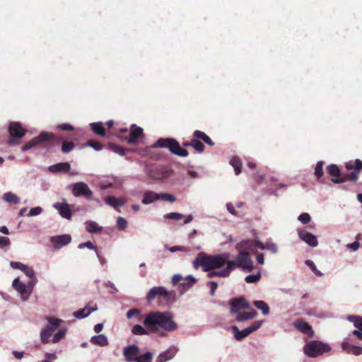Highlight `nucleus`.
<instances>
[{
  "mask_svg": "<svg viewBox=\"0 0 362 362\" xmlns=\"http://www.w3.org/2000/svg\"><path fill=\"white\" fill-rule=\"evenodd\" d=\"M144 325L151 333H156L160 329L166 332H173L177 329V325L168 312L155 311L147 314Z\"/></svg>",
  "mask_w": 362,
  "mask_h": 362,
  "instance_id": "nucleus-1",
  "label": "nucleus"
},
{
  "mask_svg": "<svg viewBox=\"0 0 362 362\" xmlns=\"http://www.w3.org/2000/svg\"><path fill=\"white\" fill-rule=\"evenodd\" d=\"M344 165L347 170L353 171L342 174L337 165L331 164L327 166V172L332 177L331 180L334 183H342L347 180L355 182L358 180L359 174L362 170V161L359 159L351 160L345 163Z\"/></svg>",
  "mask_w": 362,
  "mask_h": 362,
  "instance_id": "nucleus-2",
  "label": "nucleus"
},
{
  "mask_svg": "<svg viewBox=\"0 0 362 362\" xmlns=\"http://www.w3.org/2000/svg\"><path fill=\"white\" fill-rule=\"evenodd\" d=\"M229 254L223 253L216 255H206L203 253H199L193 262V265L195 269L202 266L204 272H209L214 269L222 267L228 262Z\"/></svg>",
  "mask_w": 362,
  "mask_h": 362,
  "instance_id": "nucleus-3",
  "label": "nucleus"
},
{
  "mask_svg": "<svg viewBox=\"0 0 362 362\" xmlns=\"http://www.w3.org/2000/svg\"><path fill=\"white\" fill-rule=\"evenodd\" d=\"M152 147L167 148L172 153L181 157H186L189 155L188 151L182 148L179 142L173 138H160L152 145Z\"/></svg>",
  "mask_w": 362,
  "mask_h": 362,
  "instance_id": "nucleus-4",
  "label": "nucleus"
},
{
  "mask_svg": "<svg viewBox=\"0 0 362 362\" xmlns=\"http://www.w3.org/2000/svg\"><path fill=\"white\" fill-rule=\"evenodd\" d=\"M147 175L155 181L167 182L169 178L174 175V171L167 165H156L148 169Z\"/></svg>",
  "mask_w": 362,
  "mask_h": 362,
  "instance_id": "nucleus-5",
  "label": "nucleus"
},
{
  "mask_svg": "<svg viewBox=\"0 0 362 362\" xmlns=\"http://www.w3.org/2000/svg\"><path fill=\"white\" fill-rule=\"evenodd\" d=\"M156 297L163 298L166 303L173 302L175 298V292L174 291H168L163 286H155L150 289L146 298L148 303H151Z\"/></svg>",
  "mask_w": 362,
  "mask_h": 362,
  "instance_id": "nucleus-6",
  "label": "nucleus"
},
{
  "mask_svg": "<svg viewBox=\"0 0 362 362\" xmlns=\"http://www.w3.org/2000/svg\"><path fill=\"white\" fill-rule=\"evenodd\" d=\"M331 350L330 346L319 341H311L304 346V353L309 357L315 358Z\"/></svg>",
  "mask_w": 362,
  "mask_h": 362,
  "instance_id": "nucleus-7",
  "label": "nucleus"
},
{
  "mask_svg": "<svg viewBox=\"0 0 362 362\" xmlns=\"http://www.w3.org/2000/svg\"><path fill=\"white\" fill-rule=\"evenodd\" d=\"M193 136L194 138L192 139V147L194 148L198 153H203L205 149L204 145L200 140H202L204 143L210 146H213L214 145V143L211 139L202 131L195 130L193 132Z\"/></svg>",
  "mask_w": 362,
  "mask_h": 362,
  "instance_id": "nucleus-8",
  "label": "nucleus"
},
{
  "mask_svg": "<svg viewBox=\"0 0 362 362\" xmlns=\"http://www.w3.org/2000/svg\"><path fill=\"white\" fill-rule=\"evenodd\" d=\"M9 139L8 143L9 145H16L18 144V139L22 138L26 133V129L23 128L21 123L12 122L8 126Z\"/></svg>",
  "mask_w": 362,
  "mask_h": 362,
  "instance_id": "nucleus-9",
  "label": "nucleus"
},
{
  "mask_svg": "<svg viewBox=\"0 0 362 362\" xmlns=\"http://www.w3.org/2000/svg\"><path fill=\"white\" fill-rule=\"evenodd\" d=\"M228 262H233V270L235 269V267H238L248 272H251L253 269L252 261L250 258V253L247 251L240 252L235 260L228 261Z\"/></svg>",
  "mask_w": 362,
  "mask_h": 362,
  "instance_id": "nucleus-10",
  "label": "nucleus"
},
{
  "mask_svg": "<svg viewBox=\"0 0 362 362\" xmlns=\"http://www.w3.org/2000/svg\"><path fill=\"white\" fill-rule=\"evenodd\" d=\"M264 321L263 320H257L254 322L250 327L240 331L236 326L232 327V332L234 334V337L237 341H241L251 333L257 330L261 327Z\"/></svg>",
  "mask_w": 362,
  "mask_h": 362,
  "instance_id": "nucleus-11",
  "label": "nucleus"
},
{
  "mask_svg": "<svg viewBox=\"0 0 362 362\" xmlns=\"http://www.w3.org/2000/svg\"><path fill=\"white\" fill-rule=\"evenodd\" d=\"M57 138L55 134L50 132H43L40 134L39 136L33 138L28 142H27L25 145H23L21 148L22 151H26L31 148L45 141H49V140H56Z\"/></svg>",
  "mask_w": 362,
  "mask_h": 362,
  "instance_id": "nucleus-12",
  "label": "nucleus"
},
{
  "mask_svg": "<svg viewBox=\"0 0 362 362\" xmlns=\"http://www.w3.org/2000/svg\"><path fill=\"white\" fill-rule=\"evenodd\" d=\"M72 194L75 197H83L87 199H90L93 196V192L88 185L83 182L73 184Z\"/></svg>",
  "mask_w": 362,
  "mask_h": 362,
  "instance_id": "nucleus-13",
  "label": "nucleus"
},
{
  "mask_svg": "<svg viewBox=\"0 0 362 362\" xmlns=\"http://www.w3.org/2000/svg\"><path fill=\"white\" fill-rule=\"evenodd\" d=\"M229 305L232 314L239 313L240 310L249 309L250 308V303L244 297L232 298L229 302Z\"/></svg>",
  "mask_w": 362,
  "mask_h": 362,
  "instance_id": "nucleus-14",
  "label": "nucleus"
},
{
  "mask_svg": "<svg viewBox=\"0 0 362 362\" xmlns=\"http://www.w3.org/2000/svg\"><path fill=\"white\" fill-rule=\"evenodd\" d=\"M143 134V129L136 126V124H132L130 127V134L129 137L121 138L117 136L122 141H127L129 144H137L138 139Z\"/></svg>",
  "mask_w": 362,
  "mask_h": 362,
  "instance_id": "nucleus-15",
  "label": "nucleus"
},
{
  "mask_svg": "<svg viewBox=\"0 0 362 362\" xmlns=\"http://www.w3.org/2000/svg\"><path fill=\"white\" fill-rule=\"evenodd\" d=\"M293 326L299 332L307 334L310 338L314 335V331L313 330L312 327L303 318L297 319L294 321Z\"/></svg>",
  "mask_w": 362,
  "mask_h": 362,
  "instance_id": "nucleus-16",
  "label": "nucleus"
},
{
  "mask_svg": "<svg viewBox=\"0 0 362 362\" xmlns=\"http://www.w3.org/2000/svg\"><path fill=\"white\" fill-rule=\"evenodd\" d=\"M297 231L298 237L301 240L306 243L310 247H315L317 246L318 241L316 236L304 229H298Z\"/></svg>",
  "mask_w": 362,
  "mask_h": 362,
  "instance_id": "nucleus-17",
  "label": "nucleus"
},
{
  "mask_svg": "<svg viewBox=\"0 0 362 362\" xmlns=\"http://www.w3.org/2000/svg\"><path fill=\"white\" fill-rule=\"evenodd\" d=\"M13 287L21 293V298L23 300H27L28 296L31 293L32 287L27 286L25 284H23L19 279H15L12 284Z\"/></svg>",
  "mask_w": 362,
  "mask_h": 362,
  "instance_id": "nucleus-18",
  "label": "nucleus"
},
{
  "mask_svg": "<svg viewBox=\"0 0 362 362\" xmlns=\"http://www.w3.org/2000/svg\"><path fill=\"white\" fill-rule=\"evenodd\" d=\"M123 355L127 362H135L139 355V349L136 345H130L124 348Z\"/></svg>",
  "mask_w": 362,
  "mask_h": 362,
  "instance_id": "nucleus-19",
  "label": "nucleus"
},
{
  "mask_svg": "<svg viewBox=\"0 0 362 362\" xmlns=\"http://www.w3.org/2000/svg\"><path fill=\"white\" fill-rule=\"evenodd\" d=\"M71 241V237L70 235H62L53 236L51 238V242L55 249H60L64 245H68Z\"/></svg>",
  "mask_w": 362,
  "mask_h": 362,
  "instance_id": "nucleus-20",
  "label": "nucleus"
},
{
  "mask_svg": "<svg viewBox=\"0 0 362 362\" xmlns=\"http://www.w3.org/2000/svg\"><path fill=\"white\" fill-rule=\"evenodd\" d=\"M233 262H228L227 266L225 269H221L220 271H209L207 274L209 278H213L215 276L218 277H226L228 276L230 272L233 271Z\"/></svg>",
  "mask_w": 362,
  "mask_h": 362,
  "instance_id": "nucleus-21",
  "label": "nucleus"
},
{
  "mask_svg": "<svg viewBox=\"0 0 362 362\" xmlns=\"http://www.w3.org/2000/svg\"><path fill=\"white\" fill-rule=\"evenodd\" d=\"M53 206L63 218L69 220L71 218L72 213L67 203H55Z\"/></svg>",
  "mask_w": 362,
  "mask_h": 362,
  "instance_id": "nucleus-22",
  "label": "nucleus"
},
{
  "mask_svg": "<svg viewBox=\"0 0 362 362\" xmlns=\"http://www.w3.org/2000/svg\"><path fill=\"white\" fill-rule=\"evenodd\" d=\"M164 218L165 219H173V220H175V221H180L183 218H185L184 221V224H187V223L191 222L193 219V216L192 215H188L187 216H185L182 214L177 213V212H171V213L167 214L164 215Z\"/></svg>",
  "mask_w": 362,
  "mask_h": 362,
  "instance_id": "nucleus-23",
  "label": "nucleus"
},
{
  "mask_svg": "<svg viewBox=\"0 0 362 362\" xmlns=\"http://www.w3.org/2000/svg\"><path fill=\"white\" fill-rule=\"evenodd\" d=\"M71 165L69 163H59L49 167V170L52 173H67L69 171Z\"/></svg>",
  "mask_w": 362,
  "mask_h": 362,
  "instance_id": "nucleus-24",
  "label": "nucleus"
},
{
  "mask_svg": "<svg viewBox=\"0 0 362 362\" xmlns=\"http://www.w3.org/2000/svg\"><path fill=\"white\" fill-rule=\"evenodd\" d=\"M257 315V312L255 310H252L250 312H239L237 313L235 320L238 322H243L245 320H249L255 318Z\"/></svg>",
  "mask_w": 362,
  "mask_h": 362,
  "instance_id": "nucleus-25",
  "label": "nucleus"
},
{
  "mask_svg": "<svg viewBox=\"0 0 362 362\" xmlns=\"http://www.w3.org/2000/svg\"><path fill=\"white\" fill-rule=\"evenodd\" d=\"M56 136L57 138L56 140H49V141H62V151L63 153H69L74 149L75 145L73 142L66 141L62 136Z\"/></svg>",
  "mask_w": 362,
  "mask_h": 362,
  "instance_id": "nucleus-26",
  "label": "nucleus"
},
{
  "mask_svg": "<svg viewBox=\"0 0 362 362\" xmlns=\"http://www.w3.org/2000/svg\"><path fill=\"white\" fill-rule=\"evenodd\" d=\"M342 348L347 353L351 354L356 356L362 354V347L355 345H351L348 342H344L342 344Z\"/></svg>",
  "mask_w": 362,
  "mask_h": 362,
  "instance_id": "nucleus-27",
  "label": "nucleus"
},
{
  "mask_svg": "<svg viewBox=\"0 0 362 362\" xmlns=\"http://www.w3.org/2000/svg\"><path fill=\"white\" fill-rule=\"evenodd\" d=\"M105 202L116 209L118 206H123L126 203V200L122 197L116 198L113 196H108L105 199Z\"/></svg>",
  "mask_w": 362,
  "mask_h": 362,
  "instance_id": "nucleus-28",
  "label": "nucleus"
},
{
  "mask_svg": "<svg viewBox=\"0 0 362 362\" xmlns=\"http://www.w3.org/2000/svg\"><path fill=\"white\" fill-rule=\"evenodd\" d=\"M160 194H157L152 191L146 192L144 194L142 199V204H148L153 203V202L158 200L160 198Z\"/></svg>",
  "mask_w": 362,
  "mask_h": 362,
  "instance_id": "nucleus-29",
  "label": "nucleus"
},
{
  "mask_svg": "<svg viewBox=\"0 0 362 362\" xmlns=\"http://www.w3.org/2000/svg\"><path fill=\"white\" fill-rule=\"evenodd\" d=\"M175 353L176 350L175 349H169L159 354L156 359V362H165L170 360L175 356Z\"/></svg>",
  "mask_w": 362,
  "mask_h": 362,
  "instance_id": "nucleus-30",
  "label": "nucleus"
},
{
  "mask_svg": "<svg viewBox=\"0 0 362 362\" xmlns=\"http://www.w3.org/2000/svg\"><path fill=\"white\" fill-rule=\"evenodd\" d=\"M189 281V284H194L196 281L195 279L192 276H187L184 278L180 274H175L173 276L172 283L174 286L180 284L181 281Z\"/></svg>",
  "mask_w": 362,
  "mask_h": 362,
  "instance_id": "nucleus-31",
  "label": "nucleus"
},
{
  "mask_svg": "<svg viewBox=\"0 0 362 362\" xmlns=\"http://www.w3.org/2000/svg\"><path fill=\"white\" fill-rule=\"evenodd\" d=\"M90 342L95 345L105 346L108 344V339L104 334H99L92 337Z\"/></svg>",
  "mask_w": 362,
  "mask_h": 362,
  "instance_id": "nucleus-32",
  "label": "nucleus"
},
{
  "mask_svg": "<svg viewBox=\"0 0 362 362\" xmlns=\"http://www.w3.org/2000/svg\"><path fill=\"white\" fill-rule=\"evenodd\" d=\"M90 127L93 132L97 134L100 135L101 136H105V129L103 126V122H94L90 124Z\"/></svg>",
  "mask_w": 362,
  "mask_h": 362,
  "instance_id": "nucleus-33",
  "label": "nucleus"
},
{
  "mask_svg": "<svg viewBox=\"0 0 362 362\" xmlns=\"http://www.w3.org/2000/svg\"><path fill=\"white\" fill-rule=\"evenodd\" d=\"M21 271L28 276L30 279V280L28 281V286H31L33 287V284L35 282L34 281V278H35V272L34 270L29 266L28 265H24V267H23V269H21Z\"/></svg>",
  "mask_w": 362,
  "mask_h": 362,
  "instance_id": "nucleus-34",
  "label": "nucleus"
},
{
  "mask_svg": "<svg viewBox=\"0 0 362 362\" xmlns=\"http://www.w3.org/2000/svg\"><path fill=\"white\" fill-rule=\"evenodd\" d=\"M230 164L234 168L235 175H238L242 172V162L238 157H233L230 160Z\"/></svg>",
  "mask_w": 362,
  "mask_h": 362,
  "instance_id": "nucleus-35",
  "label": "nucleus"
},
{
  "mask_svg": "<svg viewBox=\"0 0 362 362\" xmlns=\"http://www.w3.org/2000/svg\"><path fill=\"white\" fill-rule=\"evenodd\" d=\"M53 333V329L48 328L46 327L44 328L40 333L41 341L43 344H47L49 342V338Z\"/></svg>",
  "mask_w": 362,
  "mask_h": 362,
  "instance_id": "nucleus-36",
  "label": "nucleus"
},
{
  "mask_svg": "<svg viewBox=\"0 0 362 362\" xmlns=\"http://www.w3.org/2000/svg\"><path fill=\"white\" fill-rule=\"evenodd\" d=\"M108 148L110 151L122 156H125L126 151H129V149L124 148L120 145L115 144L113 143H109Z\"/></svg>",
  "mask_w": 362,
  "mask_h": 362,
  "instance_id": "nucleus-37",
  "label": "nucleus"
},
{
  "mask_svg": "<svg viewBox=\"0 0 362 362\" xmlns=\"http://www.w3.org/2000/svg\"><path fill=\"white\" fill-rule=\"evenodd\" d=\"M95 310H96V308H90L88 306H86L82 310L74 312V315L76 318H84L89 315Z\"/></svg>",
  "mask_w": 362,
  "mask_h": 362,
  "instance_id": "nucleus-38",
  "label": "nucleus"
},
{
  "mask_svg": "<svg viewBox=\"0 0 362 362\" xmlns=\"http://www.w3.org/2000/svg\"><path fill=\"white\" fill-rule=\"evenodd\" d=\"M3 199L8 203L13 204H17L20 202L19 197L11 192L4 194Z\"/></svg>",
  "mask_w": 362,
  "mask_h": 362,
  "instance_id": "nucleus-39",
  "label": "nucleus"
},
{
  "mask_svg": "<svg viewBox=\"0 0 362 362\" xmlns=\"http://www.w3.org/2000/svg\"><path fill=\"white\" fill-rule=\"evenodd\" d=\"M86 230L90 233H99L102 230V228L100 227L94 221L86 222Z\"/></svg>",
  "mask_w": 362,
  "mask_h": 362,
  "instance_id": "nucleus-40",
  "label": "nucleus"
},
{
  "mask_svg": "<svg viewBox=\"0 0 362 362\" xmlns=\"http://www.w3.org/2000/svg\"><path fill=\"white\" fill-rule=\"evenodd\" d=\"M253 305L258 309L261 310L263 315H266L269 314V307L264 301L255 300L254 301Z\"/></svg>",
  "mask_w": 362,
  "mask_h": 362,
  "instance_id": "nucleus-41",
  "label": "nucleus"
},
{
  "mask_svg": "<svg viewBox=\"0 0 362 362\" xmlns=\"http://www.w3.org/2000/svg\"><path fill=\"white\" fill-rule=\"evenodd\" d=\"M132 332L135 335H146L150 333L148 329H146L140 325H134L132 329Z\"/></svg>",
  "mask_w": 362,
  "mask_h": 362,
  "instance_id": "nucleus-42",
  "label": "nucleus"
},
{
  "mask_svg": "<svg viewBox=\"0 0 362 362\" xmlns=\"http://www.w3.org/2000/svg\"><path fill=\"white\" fill-rule=\"evenodd\" d=\"M348 320L354 323V325L362 332V317L349 315Z\"/></svg>",
  "mask_w": 362,
  "mask_h": 362,
  "instance_id": "nucleus-43",
  "label": "nucleus"
},
{
  "mask_svg": "<svg viewBox=\"0 0 362 362\" xmlns=\"http://www.w3.org/2000/svg\"><path fill=\"white\" fill-rule=\"evenodd\" d=\"M323 161H319L317 163L315 168V175L316 176L317 179L321 178L324 175L323 171Z\"/></svg>",
  "mask_w": 362,
  "mask_h": 362,
  "instance_id": "nucleus-44",
  "label": "nucleus"
},
{
  "mask_svg": "<svg viewBox=\"0 0 362 362\" xmlns=\"http://www.w3.org/2000/svg\"><path fill=\"white\" fill-rule=\"evenodd\" d=\"M135 362H152V354L150 352H146L144 354L139 355Z\"/></svg>",
  "mask_w": 362,
  "mask_h": 362,
  "instance_id": "nucleus-45",
  "label": "nucleus"
},
{
  "mask_svg": "<svg viewBox=\"0 0 362 362\" xmlns=\"http://www.w3.org/2000/svg\"><path fill=\"white\" fill-rule=\"evenodd\" d=\"M48 322L49 323L47 327L48 328L53 329V332L59 326L61 320L54 317H48Z\"/></svg>",
  "mask_w": 362,
  "mask_h": 362,
  "instance_id": "nucleus-46",
  "label": "nucleus"
},
{
  "mask_svg": "<svg viewBox=\"0 0 362 362\" xmlns=\"http://www.w3.org/2000/svg\"><path fill=\"white\" fill-rule=\"evenodd\" d=\"M305 264L309 267L312 272L317 276H321L322 274L317 269L315 263L310 259L305 261Z\"/></svg>",
  "mask_w": 362,
  "mask_h": 362,
  "instance_id": "nucleus-47",
  "label": "nucleus"
},
{
  "mask_svg": "<svg viewBox=\"0 0 362 362\" xmlns=\"http://www.w3.org/2000/svg\"><path fill=\"white\" fill-rule=\"evenodd\" d=\"M261 278V274L258 272L256 274H250L245 277V280L247 283H257L259 281Z\"/></svg>",
  "mask_w": 362,
  "mask_h": 362,
  "instance_id": "nucleus-48",
  "label": "nucleus"
},
{
  "mask_svg": "<svg viewBox=\"0 0 362 362\" xmlns=\"http://www.w3.org/2000/svg\"><path fill=\"white\" fill-rule=\"evenodd\" d=\"M86 146L92 147L95 151H100L103 148V145L100 142L92 140L87 141Z\"/></svg>",
  "mask_w": 362,
  "mask_h": 362,
  "instance_id": "nucleus-49",
  "label": "nucleus"
},
{
  "mask_svg": "<svg viewBox=\"0 0 362 362\" xmlns=\"http://www.w3.org/2000/svg\"><path fill=\"white\" fill-rule=\"evenodd\" d=\"M160 200L167 201L169 202H174L176 198L174 195L168 193H160Z\"/></svg>",
  "mask_w": 362,
  "mask_h": 362,
  "instance_id": "nucleus-50",
  "label": "nucleus"
},
{
  "mask_svg": "<svg viewBox=\"0 0 362 362\" xmlns=\"http://www.w3.org/2000/svg\"><path fill=\"white\" fill-rule=\"evenodd\" d=\"M117 226L119 230H123L127 227V221L125 218L119 216L117 219Z\"/></svg>",
  "mask_w": 362,
  "mask_h": 362,
  "instance_id": "nucleus-51",
  "label": "nucleus"
},
{
  "mask_svg": "<svg viewBox=\"0 0 362 362\" xmlns=\"http://www.w3.org/2000/svg\"><path fill=\"white\" fill-rule=\"evenodd\" d=\"M262 250H268L271 251L272 253H276L278 251L277 246L272 243H267L264 245L262 247Z\"/></svg>",
  "mask_w": 362,
  "mask_h": 362,
  "instance_id": "nucleus-52",
  "label": "nucleus"
},
{
  "mask_svg": "<svg viewBox=\"0 0 362 362\" xmlns=\"http://www.w3.org/2000/svg\"><path fill=\"white\" fill-rule=\"evenodd\" d=\"M56 129L58 130H61V131H74V127L72 125H71L69 124H66V123L60 124L57 125Z\"/></svg>",
  "mask_w": 362,
  "mask_h": 362,
  "instance_id": "nucleus-53",
  "label": "nucleus"
},
{
  "mask_svg": "<svg viewBox=\"0 0 362 362\" xmlns=\"http://www.w3.org/2000/svg\"><path fill=\"white\" fill-rule=\"evenodd\" d=\"M310 216L308 213H303L298 216V220L303 223V224H307L310 221Z\"/></svg>",
  "mask_w": 362,
  "mask_h": 362,
  "instance_id": "nucleus-54",
  "label": "nucleus"
},
{
  "mask_svg": "<svg viewBox=\"0 0 362 362\" xmlns=\"http://www.w3.org/2000/svg\"><path fill=\"white\" fill-rule=\"evenodd\" d=\"M65 335V330H59V332H57L53 339H52V342L53 343H57L58 341H59Z\"/></svg>",
  "mask_w": 362,
  "mask_h": 362,
  "instance_id": "nucleus-55",
  "label": "nucleus"
},
{
  "mask_svg": "<svg viewBox=\"0 0 362 362\" xmlns=\"http://www.w3.org/2000/svg\"><path fill=\"white\" fill-rule=\"evenodd\" d=\"M84 247H87L90 250H95V251H97V247L90 241L79 244L78 248L83 249Z\"/></svg>",
  "mask_w": 362,
  "mask_h": 362,
  "instance_id": "nucleus-56",
  "label": "nucleus"
},
{
  "mask_svg": "<svg viewBox=\"0 0 362 362\" xmlns=\"http://www.w3.org/2000/svg\"><path fill=\"white\" fill-rule=\"evenodd\" d=\"M41 212H42V208L40 206H36V207L32 208L30 210V211L28 213V216H37V215H39Z\"/></svg>",
  "mask_w": 362,
  "mask_h": 362,
  "instance_id": "nucleus-57",
  "label": "nucleus"
},
{
  "mask_svg": "<svg viewBox=\"0 0 362 362\" xmlns=\"http://www.w3.org/2000/svg\"><path fill=\"white\" fill-rule=\"evenodd\" d=\"M11 242L8 238L0 236V247L3 248L6 246H8Z\"/></svg>",
  "mask_w": 362,
  "mask_h": 362,
  "instance_id": "nucleus-58",
  "label": "nucleus"
},
{
  "mask_svg": "<svg viewBox=\"0 0 362 362\" xmlns=\"http://www.w3.org/2000/svg\"><path fill=\"white\" fill-rule=\"evenodd\" d=\"M139 313H140L139 310H138V309H136V308L130 309L127 313V319H131L133 316L139 315Z\"/></svg>",
  "mask_w": 362,
  "mask_h": 362,
  "instance_id": "nucleus-59",
  "label": "nucleus"
},
{
  "mask_svg": "<svg viewBox=\"0 0 362 362\" xmlns=\"http://www.w3.org/2000/svg\"><path fill=\"white\" fill-rule=\"evenodd\" d=\"M208 285L210 286L211 288V295L214 296L215 294V291L218 287V284L215 281H209L208 283Z\"/></svg>",
  "mask_w": 362,
  "mask_h": 362,
  "instance_id": "nucleus-60",
  "label": "nucleus"
},
{
  "mask_svg": "<svg viewBox=\"0 0 362 362\" xmlns=\"http://www.w3.org/2000/svg\"><path fill=\"white\" fill-rule=\"evenodd\" d=\"M10 265L13 269L21 270L25 264L18 262H11Z\"/></svg>",
  "mask_w": 362,
  "mask_h": 362,
  "instance_id": "nucleus-61",
  "label": "nucleus"
},
{
  "mask_svg": "<svg viewBox=\"0 0 362 362\" xmlns=\"http://www.w3.org/2000/svg\"><path fill=\"white\" fill-rule=\"evenodd\" d=\"M226 208L228 209V211L233 215H237V211L235 209L233 204L231 203H228L226 204Z\"/></svg>",
  "mask_w": 362,
  "mask_h": 362,
  "instance_id": "nucleus-62",
  "label": "nucleus"
},
{
  "mask_svg": "<svg viewBox=\"0 0 362 362\" xmlns=\"http://www.w3.org/2000/svg\"><path fill=\"white\" fill-rule=\"evenodd\" d=\"M347 246L352 250L356 251L359 247V243L358 241H355L354 243H353L351 244H349Z\"/></svg>",
  "mask_w": 362,
  "mask_h": 362,
  "instance_id": "nucleus-63",
  "label": "nucleus"
},
{
  "mask_svg": "<svg viewBox=\"0 0 362 362\" xmlns=\"http://www.w3.org/2000/svg\"><path fill=\"white\" fill-rule=\"evenodd\" d=\"M180 286L182 287V288L184 290H187L188 288H189L193 284H189V281H181L180 284H179Z\"/></svg>",
  "mask_w": 362,
  "mask_h": 362,
  "instance_id": "nucleus-64",
  "label": "nucleus"
}]
</instances>
